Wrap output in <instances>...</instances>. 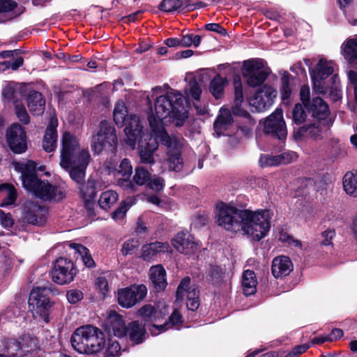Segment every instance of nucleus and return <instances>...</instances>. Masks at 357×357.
Returning <instances> with one entry per match:
<instances>
[{"instance_id":"nucleus-1","label":"nucleus","mask_w":357,"mask_h":357,"mask_svg":"<svg viewBox=\"0 0 357 357\" xmlns=\"http://www.w3.org/2000/svg\"><path fill=\"white\" fill-rule=\"evenodd\" d=\"M217 222L225 229L244 235L252 241L264 238L271 228L272 213L269 210H240L232 204L220 202L216 206Z\"/></svg>"},{"instance_id":"nucleus-2","label":"nucleus","mask_w":357,"mask_h":357,"mask_svg":"<svg viewBox=\"0 0 357 357\" xmlns=\"http://www.w3.org/2000/svg\"><path fill=\"white\" fill-rule=\"evenodd\" d=\"M182 94L171 90L166 95H160L155 101L154 111L151 109L149 116V125L156 137L161 139V142L169 144L170 136L165 129L164 120L172 116L176 119V126H181L188 117L187 110Z\"/></svg>"},{"instance_id":"nucleus-3","label":"nucleus","mask_w":357,"mask_h":357,"mask_svg":"<svg viewBox=\"0 0 357 357\" xmlns=\"http://www.w3.org/2000/svg\"><path fill=\"white\" fill-rule=\"evenodd\" d=\"M89 151L80 148L78 139L69 132H63L61 137L60 165L67 170L70 178L77 183L85 178V171L90 162Z\"/></svg>"},{"instance_id":"nucleus-4","label":"nucleus","mask_w":357,"mask_h":357,"mask_svg":"<svg viewBox=\"0 0 357 357\" xmlns=\"http://www.w3.org/2000/svg\"><path fill=\"white\" fill-rule=\"evenodd\" d=\"M13 165L15 171L21 173L23 187L36 196L45 200L56 202L61 201L65 197L66 192L61 188L41 181L36 176V169L43 171L45 166L37 167V164L33 160L14 162Z\"/></svg>"},{"instance_id":"nucleus-5","label":"nucleus","mask_w":357,"mask_h":357,"mask_svg":"<svg viewBox=\"0 0 357 357\" xmlns=\"http://www.w3.org/2000/svg\"><path fill=\"white\" fill-rule=\"evenodd\" d=\"M142 123L137 118H133L129 125L125 128L126 143L134 149L136 143H138V153L142 163L153 164L154 153L158 149L157 139H161L149 133H144L142 130Z\"/></svg>"},{"instance_id":"nucleus-6","label":"nucleus","mask_w":357,"mask_h":357,"mask_svg":"<svg viewBox=\"0 0 357 357\" xmlns=\"http://www.w3.org/2000/svg\"><path fill=\"white\" fill-rule=\"evenodd\" d=\"M73 348L79 354H93L105 344L103 333L97 327L86 325L77 328L71 335Z\"/></svg>"},{"instance_id":"nucleus-7","label":"nucleus","mask_w":357,"mask_h":357,"mask_svg":"<svg viewBox=\"0 0 357 357\" xmlns=\"http://www.w3.org/2000/svg\"><path fill=\"white\" fill-rule=\"evenodd\" d=\"M169 314V309L167 306L162 308L158 307L155 308L151 304H146L140 307L137 312V314L142 319L145 324L151 325L150 332L153 335H157L164 332L165 326L168 324H162L161 323L165 320L166 316Z\"/></svg>"},{"instance_id":"nucleus-8","label":"nucleus","mask_w":357,"mask_h":357,"mask_svg":"<svg viewBox=\"0 0 357 357\" xmlns=\"http://www.w3.org/2000/svg\"><path fill=\"white\" fill-rule=\"evenodd\" d=\"M242 73L246 83L250 86L255 87L266 79L270 70L262 59H250L243 62Z\"/></svg>"},{"instance_id":"nucleus-9","label":"nucleus","mask_w":357,"mask_h":357,"mask_svg":"<svg viewBox=\"0 0 357 357\" xmlns=\"http://www.w3.org/2000/svg\"><path fill=\"white\" fill-rule=\"evenodd\" d=\"M50 290L47 288L36 287L31 291L29 306L33 316H38L45 322L49 321V310L52 303L49 298Z\"/></svg>"},{"instance_id":"nucleus-10","label":"nucleus","mask_w":357,"mask_h":357,"mask_svg":"<svg viewBox=\"0 0 357 357\" xmlns=\"http://www.w3.org/2000/svg\"><path fill=\"white\" fill-rule=\"evenodd\" d=\"M117 145V136L114 127L107 121H102L98 131L93 137L92 148L98 153L103 149L113 150Z\"/></svg>"},{"instance_id":"nucleus-11","label":"nucleus","mask_w":357,"mask_h":357,"mask_svg":"<svg viewBox=\"0 0 357 357\" xmlns=\"http://www.w3.org/2000/svg\"><path fill=\"white\" fill-rule=\"evenodd\" d=\"M147 294L144 284H134L117 291L118 303L124 308H130L144 300Z\"/></svg>"},{"instance_id":"nucleus-12","label":"nucleus","mask_w":357,"mask_h":357,"mask_svg":"<svg viewBox=\"0 0 357 357\" xmlns=\"http://www.w3.org/2000/svg\"><path fill=\"white\" fill-rule=\"evenodd\" d=\"M335 63L332 61L321 59L311 73L313 89L316 92H324V84L331 83L330 77L335 70Z\"/></svg>"},{"instance_id":"nucleus-13","label":"nucleus","mask_w":357,"mask_h":357,"mask_svg":"<svg viewBox=\"0 0 357 357\" xmlns=\"http://www.w3.org/2000/svg\"><path fill=\"white\" fill-rule=\"evenodd\" d=\"M264 130L265 133L273 137L283 139L287 134L286 124L281 108H277L264 121Z\"/></svg>"},{"instance_id":"nucleus-14","label":"nucleus","mask_w":357,"mask_h":357,"mask_svg":"<svg viewBox=\"0 0 357 357\" xmlns=\"http://www.w3.org/2000/svg\"><path fill=\"white\" fill-rule=\"evenodd\" d=\"M277 96V91L268 85L263 86L249 100L252 111L264 112L273 103Z\"/></svg>"},{"instance_id":"nucleus-15","label":"nucleus","mask_w":357,"mask_h":357,"mask_svg":"<svg viewBox=\"0 0 357 357\" xmlns=\"http://www.w3.org/2000/svg\"><path fill=\"white\" fill-rule=\"evenodd\" d=\"M76 272L73 263L66 258L56 259L52 272V280L59 284H65L73 280Z\"/></svg>"},{"instance_id":"nucleus-16","label":"nucleus","mask_w":357,"mask_h":357,"mask_svg":"<svg viewBox=\"0 0 357 357\" xmlns=\"http://www.w3.org/2000/svg\"><path fill=\"white\" fill-rule=\"evenodd\" d=\"M6 139L8 146L14 153H22L26 151V135L20 125L13 123L7 129Z\"/></svg>"},{"instance_id":"nucleus-17","label":"nucleus","mask_w":357,"mask_h":357,"mask_svg":"<svg viewBox=\"0 0 357 357\" xmlns=\"http://www.w3.org/2000/svg\"><path fill=\"white\" fill-rule=\"evenodd\" d=\"M190 279L188 277L183 278L178 285L176 291V300L183 301L186 297L187 307L194 311L198 308L199 303V291L196 287H190Z\"/></svg>"},{"instance_id":"nucleus-18","label":"nucleus","mask_w":357,"mask_h":357,"mask_svg":"<svg viewBox=\"0 0 357 357\" xmlns=\"http://www.w3.org/2000/svg\"><path fill=\"white\" fill-rule=\"evenodd\" d=\"M306 107L316 121L320 122L323 126L331 125L332 121L329 118L330 110L323 99L314 98L306 105Z\"/></svg>"},{"instance_id":"nucleus-19","label":"nucleus","mask_w":357,"mask_h":357,"mask_svg":"<svg viewBox=\"0 0 357 357\" xmlns=\"http://www.w3.org/2000/svg\"><path fill=\"white\" fill-rule=\"evenodd\" d=\"M173 247L186 255L195 254L200 248L199 242L187 233L180 232L172 239Z\"/></svg>"},{"instance_id":"nucleus-20","label":"nucleus","mask_w":357,"mask_h":357,"mask_svg":"<svg viewBox=\"0 0 357 357\" xmlns=\"http://www.w3.org/2000/svg\"><path fill=\"white\" fill-rule=\"evenodd\" d=\"M164 144L168 149L167 162L169 170L178 172L182 167V159L181 158V148L182 146L181 139L178 137H170L169 144Z\"/></svg>"},{"instance_id":"nucleus-21","label":"nucleus","mask_w":357,"mask_h":357,"mask_svg":"<svg viewBox=\"0 0 357 357\" xmlns=\"http://www.w3.org/2000/svg\"><path fill=\"white\" fill-rule=\"evenodd\" d=\"M105 329L109 334H113L118 337H124L127 332V327L122 316L113 310L107 312Z\"/></svg>"},{"instance_id":"nucleus-22","label":"nucleus","mask_w":357,"mask_h":357,"mask_svg":"<svg viewBox=\"0 0 357 357\" xmlns=\"http://www.w3.org/2000/svg\"><path fill=\"white\" fill-rule=\"evenodd\" d=\"M47 211L45 208L33 202H28L24 206V219L30 224L42 225L47 219Z\"/></svg>"},{"instance_id":"nucleus-23","label":"nucleus","mask_w":357,"mask_h":357,"mask_svg":"<svg viewBox=\"0 0 357 357\" xmlns=\"http://www.w3.org/2000/svg\"><path fill=\"white\" fill-rule=\"evenodd\" d=\"M329 126H323L320 122L316 121L301 127L296 132L295 137L297 139L308 137L314 140H319L322 139L325 130Z\"/></svg>"},{"instance_id":"nucleus-24","label":"nucleus","mask_w":357,"mask_h":357,"mask_svg":"<svg viewBox=\"0 0 357 357\" xmlns=\"http://www.w3.org/2000/svg\"><path fill=\"white\" fill-rule=\"evenodd\" d=\"M132 172V167L130 162L128 159H123L117 171V175H121V178H118V185L127 190L128 192H133L136 190L135 186L132 183L129 179Z\"/></svg>"},{"instance_id":"nucleus-25","label":"nucleus","mask_w":357,"mask_h":357,"mask_svg":"<svg viewBox=\"0 0 357 357\" xmlns=\"http://www.w3.org/2000/svg\"><path fill=\"white\" fill-rule=\"evenodd\" d=\"M293 270V264L286 256L275 257L272 261V273L275 278L288 275Z\"/></svg>"},{"instance_id":"nucleus-26","label":"nucleus","mask_w":357,"mask_h":357,"mask_svg":"<svg viewBox=\"0 0 357 357\" xmlns=\"http://www.w3.org/2000/svg\"><path fill=\"white\" fill-rule=\"evenodd\" d=\"M58 126V120L55 117H52L48 127L46 129L43 141V147L47 152H52L55 150L57 142L56 128Z\"/></svg>"},{"instance_id":"nucleus-27","label":"nucleus","mask_w":357,"mask_h":357,"mask_svg":"<svg viewBox=\"0 0 357 357\" xmlns=\"http://www.w3.org/2000/svg\"><path fill=\"white\" fill-rule=\"evenodd\" d=\"M27 107L33 115H40L45 111V100L43 95L36 91L29 93L26 98Z\"/></svg>"},{"instance_id":"nucleus-28","label":"nucleus","mask_w":357,"mask_h":357,"mask_svg":"<svg viewBox=\"0 0 357 357\" xmlns=\"http://www.w3.org/2000/svg\"><path fill=\"white\" fill-rule=\"evenodd\" d=\"M114 121L115 123L120 127L129 125L133 118H137L140 121L139 118L135 115L128 116V112L125 103L123 101H119L114 109L113 112ZM141 123V121H139Z\"/></svg>"},{"instance_id":"nucleus-29","label":"nucleus","mask_w":357,"mask_h":357,"mask_svg":"<svg viewBox=\"0 0 357 357\" xmlns=\"http://www.w3.org/2000/svg\"><path fill=\"white\" fill-rule=\"evenodd\" d=\"M149 276L155 291H159L166 287V271L162 265L152 266L149 270Z\"/></svg>"},{"instance_id":"nucleus-30","label":"nucleus","mask_w":357,"mask_h":357,"mask_svg":"<svg viewBox=\"0 0 357 357\" xmlns=\"http://www.w3.org/2000/svg\"><path fill=\"white\" fill-rule=\"evenodd\" d=\"M170 250L171 248L167 243L155 242L143 245L141 256L144 260L149 261L160 252H165Z\"/></svg>"},{"instance_id":"nucleus-31","label":"nucleus","mask_w":357,"mask_h":357,"mask_svg":"<svg viewBox=\"0 0 357 357\" xmlns=\"http://www.w3.org/2000/svg\"><path fill=\"white\" fill-rule=\"evenodd\" d=\"M232 122L233 119L230 111L227 108H221L214 123V129L218 135H224L231 126Z\"/></svg>"},{"instance_id":"nucleus-32","label":"nucleus","mask_w":357,"mask_h":357,"mask_svg":"<svg viewBox=\"0 0 357 357\" xmlns=\"http://www.w3.org/2000/svg\"><path fill=\"white\" fill-rule=\"evenodd\" d=\"M257 280L254 271L246 270L242 275L241 286L245 296L254 294L257 291Z\"/></svg>"},{"instance_id":"nucleus-33","label":"nucleus","mask_w":357,"mask_h":357,"mask_svg":"<svg viewBox=\"0 0 357 357\" xmlns=\"http://www.w3.org/2000/svg\"><path fill=\"white\" fill-rule=\"evenodd\" d=\"M13 344L17 350H20L23 353H29L38 348V342L35 337L24 334L20 337Z\"/></svg>"},{"instance_id":"nucleus-34","label":"nucleus","mask_w":357,"mask_h":357,"mask_svg":"<svg viewBox=\"0 0 357 357\" xmlns=\"http://www.w3.org/2000/svg\"><path fill=\"white\" fill-rule=\"evenodd\" d=\"M342 54L351 63H357V36L347 40L341 47Z\"/></svg>"},{"instance_id":"nucleus-35","label":"nucleus","mask_w":357,"mask_h":357,"mask_svg":"<svg viewBox=\"0 0 357 357\" xmlns=\"http://www.w3.org/2000/svg\"><path fill=\"white\" fill-rule=\"evenodd\" d=\"M0 198L2 199L1 206L13 204L17 198V192L14 186L7 183L0 185Z\"/></svg>"},{"instance_id":"nucleus-36","label":"nucleus","mask_w":357,"mask_h":357,"mask_svg":"<svg viewBox=\"0 0 357 357\" xmlns=\"http://www.w3.org/2000/svg\"><path fill=\"white\" fill-rule=\"evenodd\" d=\"M343 188L347 194L357 197V171L348 172L342 181Z\"/></svg>"},{"instance_id":"nucleus-37","label":"nucleus","mask_w":357,"mask_h":357,"mask_svg":"<svg viewBox=\"0 0 357 357\" xmlns=\"http://www.w3.org/2000/svg\"><path fill=\"white\" fill-rule=\"evenodd\" d=\"M330 80L332 81L331 83L329 82L324 84V92L317 93L323 95H328L333 101H337L342 97L341 93L339 90V79L336 75H333L330 78Z\"/></svg>"},{"instance_id":"nucleus-38","label":"nucleus","mask_w":357,"mask_h":357,"mask_svg":"<svg viewBox=\"0 0 357 357\" xmlns=\"http://www.w3.org/2000/svg\"><path fill=\"white\" fill-rule=\"evenodd\" d=\"M128 333L130 340L135 344H139L145 338L146 331L144 326L139 325L137 321H132L129 324Z\"/></svg>"},{"instance_id":"nucleus-39","label":"nucleus","mask_w":357,"mask_h":357,"mask_svg":"<svg viewBox=\"0 0 357 357\" xmlns=\"http://www.w3.org/2000/svg\"><path fill=\"white\" fill-rule=\"evenodd\" d=\"M226 82L227 80L219 75L215 76L211 81L209 91L216 99L221 98L223 95Z\"/></svg>"},{"instance_id":"nucleus-40","label":"nucleus","mask_w":357,"mask_h":357,"mask_svg":"<svg viewBox=\"0 0 357 357\" xmlns=\"http://www.w3.org/2000/svg\"><path fill=\"white\" fill-rule=\"evenodd\" d=\"M70 247L80 256L84 265L89 268L94 266V261L92 259L89 250L84 245L78 243H70Z\"/></svg>"},{"instance_id":"nucleus-41","label":"nucleus","mask_w":357,"mask_h":357,"mask_svg":"<svg viewBox=\"0 0 357 357\" xmlns=\"http://www.w3.org/2000/svg\"><path fill=\"white\" fill-rule=\"evenodd\" d=\"M111 278L110 273H105L96 278L95 280V288L98 293L105 298L109 292V280Z\"/></svg>"},{"instance_id":"nucleus-42","label":"nucleus","mask_w":357,"mask_h":357,"mask_svg":"<svg viewBox=\"0 0 357 357\" xmlns=\"http://www.w3.org/2000/svg\"><path fill=\"white\" fill-rule=\"evenodd\" d=\"M234 85L235 89V107H233V113L234 114L241 115L243 114V112L240 109L239 106L243 101V95L242 84L238 78L234 79Z\"/></svg>"},{"instance_id":"nucleus-43","label":"nucleus","mask_w":357,"mask_h":357,"mask_svg":"<svg viewBox=\"0 0 357 357\" xmlns=\"http://www.w3.org/2000/svg\"><path fill=\"white\" fill-rule=\"evenodd\" d=\"M118 200V195L115 191L107 190L100 197L98 203L101 208L108 209Z\"/></svg>"},{"instance_id":"nucleus-44","label":"nucleus","mask_w":357,"mask_h":357,"mask_svg":"<svg viewBox=\"0 0 357 357\" xmlns=\"http://www.w3.org/2000/svg\"><path fill=\"white\" fill-rule=\"evenodd\" d=\"M201 93L202 89L199 84L195 80L190 81L185 89L187 98H192V100L199 101L200 100Z\"/></svg>"},{"instance_id":"nucleus-45","label":"nucleus","mask_w":357,"mask_h":357,"mask_svg":"<svg viewBox=\"0 0 357 357\" xmlns=\"http://www.w3.org/2000/svg\"><path fill=\"white\" fill-rule=\"evenodd\" d=\"M151 178V174L143 167H137L135 169L133 180L135 183L139 185L148 184Z\"/></svg>"},{"instance_id":"nucleus-46","label":"nucleus","mask_w":357,"mask_h":357,"mask_svg":"<svg viewBox=\"0 0 357 357\" xmlns=\"http://www.w3.org/2000/svg\"><path fill=\"white\" fill-rule=\"evenodd\" d=\"M180 39V47H188L193 45L198 47L202 41V37L199 35L186 34L181 36Z\"/></svg>"},{"instance_id":"nucleus-47","label":"nucleus","mask_w":357,"mask_h":357,"mask_svg":"<svg viewBox=\"0 0 357 357\" xmlns=\"http://www.w3.org/2000/svg\"><path fill=\"white\" fill-rule=\"evenodd\" d=\"M82 197L86 202L93 200L96 195L94 182L89 180L88 182L80 188Z\"/></svg>"},{"instance_id":"nucleus-48","label":"nucleus","mask_w":357,"mask_h":357,"mask_svg":"<svg viewBox=\"0 0 357 357\" xmlns=\"http://www.w3.org/2000/svg\"><path fill=\"white\" fill-rule=\"evenodd\" d=\"M278 238L280 242L284 243L287 246L291 248H301V242L297 239H294L284 230L280 231Z\"/></svg>"},{"instance_id":"nucleus-49","label":"nucleus","mask_w":357,"mask_h":357,"mask_svg":"<svg viewBox=\"0 0 357 357\" xmlns=\"http://www.w3.org/2000/svg\"><path fill=\"white\" fill-rule=\"evenodd\" d=\"M224 275V270L218 266H211L206 274V279L212 282H220Z\"/></svg>"},{"instance_id":"nucleus-50","label":"nucleus","mask_w":357,"mask_h":357,"mask_svg":"<svg viewBox=\"0 0 357 357\" xmlns=\"http://www.w3.org/2000/svg\"><path fill=\"white\" fill-rule=\"evenodd\" d=\"M183 6L181 0H163L160 6L162 10L172 12L180 9Z\"/></svg>"},{"instance_id":"nucleus-51","label":"nucleus","mask_w":357,"mask_h":357,"mask_svg":"<svg viewBox=\"0 0 357 357\" xmlns=\"http://www.w3.org/2000/svg\"><path fill=\"white\" fill-rule=\"evenodd\" d=\"M259 163L261 167H269L280 165L278 155L268 154L261 155L259 158Z\"/></svg>"},{"instance_id":"nucleus-52","label":"nucleus","mask_w":357,"mask_h":357,"mask_svg":"<svg viewBox=\"0 0 357 357\" xmlns=\"http://www.w3.org/2000/svg\"><path fill=\"white\" fill-rule=\"evenodd\" d=\"M139 246V243L137 240L134 238L128 239L122 245L121 252L125 256L132 255Z\"/></svg>"},{"instance_id":"nucleus-53","label":"nucleus","mask_w":357,"mask_h":357,"mask_svg":"<svg viewBox=\"0 0 357 357\" xmlns=\"http://www.w3.org/2000/svg\"><path fill=\"white\" fill-rule=\"evenodd\" d=\"M292 118L297 124L302 123L306 119V114L301 104H296L292 111Z\"/></svg>"},{"instance_id":"nucleus-54","label":"nucleus","mask_w":357,"mask_h":357,"mask_svg":"<svg viewBox=\"0 0 357 357\" xmlns=\"http://www.w3.org/2000/svg\"><path fill=\"white\" fill-rule=\"evenodd\" d=\"M282 89L281 97L283 100H288L290 98L291 90L290 88V78L289 75H284L281 78Z\"/></svg>"},{"instance_id":"nucleus-55","label":"nucleus","mask_w":357,"mask_h":357,"mask_svg":"<svg viewBox=\"0 0 357 357\" xmlns=\"http://www.w3.org/2000/svg\"><path fill=\"white\" fill-rule=\"evenodd\" d=\"M278 157L280 165H287L296 161L298 158V155L295 151H287L278 155Z\"/></svg>"},{"instance_id":"nucleus-56","label":"nucleus","mask_w":357,"mask_h":357,"mask_svg":"<svg viewBox=\"0 0 357 357\" xmlns=\"http://www.w3.org/2000/svg\"><path fill=\"white\" fill-rule=\"evenodd\" d=\"M15 109V114L17 119L20 120V121H21L22 123L25 125L29 123L30 118L25 107L22 105L16 102Z\"/></svg>"},{"instance_id":"nucleus-57","label":"nucleus","mask_w":357,"mask_h":357,"mask_svg":"<svg viewBox=\"0 0 357 357\" xmlns=\"http://www.w3.org/2000/svg\"><path fill=\"white\" fill-rule=\"evenodd\" d=\"M66 298L69 303L75 304L83 298V293L78 289H71L67 292Z\"/></svg>"},{"instance_id":"nucleus-58","label":"nucleus","mask_w":357,"mask_h":357,"mask_svg":"<svg viewBox=\"0 0 357 357\" xmlns=\"http://www.w3.org/2000/svg\"><path fill=\"white\" fill-rule=\"evenodd\" d=\"M147 185L153 190L156 192L162 191L164 188L163 178L158 176H154L150 178Z\"/></svg>"},{"instance_id":"nucleus-59","label":"nucleus","mask_w":357,"mask_h":357,"mask_svg":"<svg viewBox=\"0 0 357 357\" xmlns=\"http://www.w3.org/2000/svg\"><path fill=\"white\" fill-rule=\"evenodd\" d=\"M181 316L180 313L178 312V311H177V310H175L169 317V322H167L166 321L164 322L163 324H168L167 326H165L164 331H165L166 330H167L168 328L173 326L178 325L179 324L181 323Z\"/></svg>"},{"instance_id":"nucleus-60","label":"nucleus","mask_w":357,"mask_h":357,"mask_svg":"<svg viewBox=\"0 0 357 357\" xmlns=\"http://www.w3.org/2000/svg\"><path fill=\"white\" fill-rule=\"evenodd\" d=\"M309 348L308 344H302L296 346L284 357H298L302 354L305 353Z\"/></svg>"},{"instance_id":"nucleus-61","label":"nucleus","mask_w":357,"mask_h":357,"mask_svg":"<svg viewBox=\"0 0 357 357\" xmlns=\"http://www.w3.org/2000/svg\"><path fill=\"white\" fill-rule=\"evenodd\" d=\"M17 6L13 0H0V13H9Z\"/></svg>"},{"instance_id":"nucleus-62","label":"nucleus","mask_w":357,"mask_h":357,"mask_svg":"<svg viewBox=\"0 0 357 357\" xmlns=\"http://www.w3.org/2000/svg\"><path fill=\"white\" fill-rule=\"evenodd\" d=\"M310 87L308 86L304 85L301 88L300 91V97L301 100L306 107V105L308 104L311 100H310Z\"/></svg>"},{"instance_id":"nucleus-63","label":"nucleus","mask_w":357,"mask_h":357,"mask_svg":"<svg viewBox=\"0 0 357 357\" xmlns=\"http://www.w3.org/2000/svg\"><path fill=\"white\" fill-rule=\"evenodd\" d=\"M205 28L208 31L217 32L223 36L226 35V33H227L226 29L222 28L219 24H216V23L207 24L205 25Z\"/></svg>"},{"instance_id":"nucleus-64","label":"nucleus","mask_w":357,"mask_h":357,"mask_svg":"<svg viewBox=\"0 0 357 357\" xmlns=\"http://www.w3.org/2000/svg\"><path fill=\"white\" fill-rule=\"evenodd\" d=\"M126 212V208L125 209L121 206L112 213V217L115 221L120 222L124 219Z\"/></svg>"}]
</instances>
